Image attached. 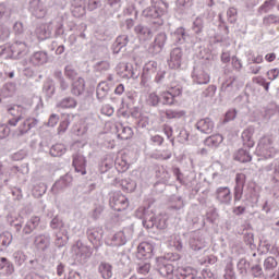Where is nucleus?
I'll use <instances>...</instances> for the list:
<instances>
[{
  "mask_svg": "<svg viewBox=\"0 0 279 279\" xmlns=\"http://www.w3.org/2000/svg\"><path fill=\"white\" fill-rule=\"evenodd\" d=\"M257 149L263 156L271 158V156L276 154V148H274V137L269 135L263 136L258 142Z\"/></svg>",
  "mask_w": 279,
  "mask_h": 279,
  "instance_id": "nucleus-1",
  "label": "nucleus"
},
{
  "mask_svg": "<svg viewBox=\"0 0 279 279\" xmlns=\"http://www.w3.org/2000/svg\"><path fill=\"white\" fill-rule=\"evenodd\" d=\"M159 95L162 106H173L175 104V97L182 95V89L180 87H171L169 90L160 92Z\"/></svg>",
  "mask_w": 279,
  "mask_h": 279,
  "instance_id": "nucleus-2",
  "label": "nucleus"
},
{
  "mask_svg": "<svg viewBox=\"0 0 279 279\" xmlns=\"http://www.w3.org/2000/svg\"><path fill=\"white\" fill-rule=\"evenodd\" d=\"M110 206L117 213H121V210H126L128 206H130V201L128 197L121 193H114L111 201Z\"/></svg>",
  "mask_w": 279,
  "mask_h": 279,
  "instance_id": "nucleus-3",
  "label": "nucleus"
},
{
  "mask_svg": "<svg viewBox=\"0 0 279 279\" xmlns=\"http://www.w3.org/2000/svg\"><path fill=\"white\" fill-rule=\"evenodd\" d=\"M36 126V119L34 118H27L25 120H22L17 126V129L14 131V136H24V134H27L32 128Z\"/></svg>",
  "mask_w": 279,
  "mask_h": 279,
  "instance_id": "nucleus-4",
  "label": "nucleus"
},
{
  "mask_svg": "<svg viewBox=\"0 0 279 279\" xmlns=\"http://www.w3.org/2000/svg\"><path fill=\"white\" fill-rule=\"evenodd\" d=\"M154 256V245L149 242H142L137 246V258L147 259Z\"/></svg>",
  "mask_w": 279,
  "mask_h": 279,
  "instance_id": "nucleus-5",
  "label": "nucleus"
},
{
  "mask_svg": "<svg viewBox=\"0 0 279 279\" xmlns=\"http://www.w3.org/2000/svg\"><path fill=\"white\" fill-rule=\"evenodd\" d=\"M216 199L220 204H230L232 202V192L228 186H221L216 190Z\"/></svg>",
  "mask_w": 279,
  "mask_h": 279,
  "instance_id": "nucleus-6",
  "label": "nucleus"
},
{
  "mask_svg": "<svg viewBox=\"0 0 279 279\" xmlns=\"http://www.w3.org/2000/svg\"><path fill=\"white\" fill-rule=\"evenodd\" d=\"M168 65L170 69H180L182 66V50L180 48H174L171 51Z\"/></svg>",
  "mask_w": 279,
  "mask_h": 279,
  "instance_id": "nucleus-7",
  "label": "nucleus"
},
{
  "mask_svg": "<svg viewBox=\"0 0 279 279\" xmlns=\"http://www.w3.org/2000/svg\"><path fill=\"white\" fill-rule=\"evenodd\" d=\"M197 130L203 132V134H213V130H215V122L210 120V118L201 119L196 123Z\"/></svg>",
  "mask_w": 279,
  "mask_h": 279,
  "instance_id": "nucleus-8",
  "label": "nucleus"
},
{
  "mask_svg": "<svg viewBox=\"0 0 279 279\" xmlns=\"http://www.w3.org/2000/svg\"><path fill=\"white\" fill-rule=\"evenodd\" d=\"M72 165L77 173H81V175H86V158H84V156L74 155Z\"/></svg>",
  "mask_w": 279,
  "mask_h": 279,
  "instance_id": "nucleus-9",
  "label": "nucleus"
},
{
  "mask_svg": "<svg viewBox=\"0 0 279 279\" xmlns=\"http://www.w3.org/2000/svg\"><path fill=\"white\" fill-rule=\"evenodd\" d=\"M34 243L37 250L46 252V250H49V245H51V238H49V235L39 234L35 238Z\"/></svg>",
  "mask_w": 279,
  "mask_h": 279,
  "instance_id": "nucleus-10",
  "label": "nucleus"
},
{
  "mask_svg": "<svg viewBox=\"0 0 279 279\" xmlns=\"http://www.w3.org/2000/svg\"><path fill=\"white\" fill-rule=\"evenodd\" d=\"M197 271L191 267H179L175 270V278L178 279H193Z\"/></svg>",
  "mask_w": 279,
  "mask_h": 279,
  "instance_id": "nucleus-11",
  "label": "nucleus"
},
{
  "mask_svg": "<svg viewBox=\"0 0 279 279\" xmlns=\"http://www.w3.org/2000/svg\"><path fill=\"white\" fill-rule=\"evenodd\" d=\"M242 143L244 147L252 149L256 143L254 142V129H245L242 132Z\"/></svg>",
  "mask_w": 279,
  "mask_h": 279,
  "instance_id": "nucleus-12",
  "label": "nucleus"
},
{
  "mask_svg": "<svg viewBox=\"0 0 279 279\" xmlns=\"http://www.w3.org/2000/svg\"><path fill=\"white\" fill-rule=\"evenodd\" d=\"M117 136L120 141H130L134 136V131L130 126L119 125L117 126Z\"/></svg>",
  "mask_w": 279,
  "mask_h": 279,
  "instance_id": "nucleus-13",
  "label": "nucleus"
},
{
  "mask_svg": "<svg viewBox=\"0 0 279 279\" xmlns=\"http://www.w3.org/2000/svg\"><path fill=\"white\" fill-rule=\"evenodd\" d=\"M221 143H223V135L221 134H214L205 140V145L211 149H217Z\"/></svg>",
  "mask_w": 279,
  "mask_h": 279,
  "instance_id": "nucleus-14",
  "label": "nucleus"
},
{
  "mask_svg": "<svg viewBox=\"0 0 279 279\" xmlns=\"http://www.w3.org/2000/svg\"><path fill=\"white\" fill-rule=\"evenodd\" d=\"M40 226V217L33 216L25 225L23 232L24 234H32L37 227Z\"/></svg>",
  "mask_w": 279,
  "mask_h": 279,
  "instance_id": "nucleus-15",
  "label": "nucleus"
},
{
  "mask_svg": "<svg viewBox=\"0 0 279 279\" xmlns=\"http://www.w3.org/2000/svg\"><path fill=\"white\" fill-rule=\"evenodd\" d=\"M160 114L166 119H184L186 117V111L168 109V110L161 111Z\"/></svg>",
  "mask_w": 279,
  "mask_h": 279,
  "instance_id": "nucleus-16",
  "label": "nucleus"
},
{
  "mask_svg": "<svg viewBox=\"0 0 279 279\" xmlns=\"http://www.w3.org/2000/svg\"><path fill=\"white\" fill-rule=\"evenodd\" d=\"M98 271L101 275V278H104V279L112 278V265H110L106 262L100 263V265L98 267Z\"/></svg>",
  "mask_w": 279,
  "mask_h": 279,
  "instance_id": "nucleus-17",
  "label": "nucleus"
},
{
  "mask_svg": "<svg viewBox=\"0 0 279 279\" xmlns=\"http://www.w3.org/2000/svg\"><path fill=\"white\" fill-rule=\"evenodd\" d=\"M145 16L148 19H160L165 11L158 7H150L144 11Z\"/></svg>",
  "mask_w": 279,
  "mask_h": 279,
  "instance_id": "nucleus-18",
  "label": "nucleus"
},
{
  "mask_svg": "<svg viewBox=\"0 0 279 279\" xmlns=\"http://www.w3.org/2000/svg\"><path fill=\"white\" fill-rule=\"evenodd\" d=\"M233 158L238 160V162H252V155L245 149H239Z\"/></svg>",
  "mask_w": 279,
  "mask_h": 279,
  "instance_id": "nucleus-19",
  "label": "nucleus"
},
{
  "mask_svg": "<svg viewBox=\"0 0 279 279\" xmlns=\"http://www.w3.org/2000/svg\"><path fill=\"white\" fill-rule=\"evenodd\" d=\"M158 271L160 274V276H162L163 278H169L170 276H173V265L171 264H159V268Z\"/></svg>",
  "mask_w": 279,
  "mask_h": 279,
  "instance_id": "nucleus-20",
  "label": "nucleus"
},
{
  "mask_svg": "<svg viewBox=\"0 0 279 279\" xmlns=\"http://www.w3.org/2000/svg\"><path fill=\"white\" fill-rule=\"evenodd\" d=\"M66 153V148L64 147L63 144H54L50 148V155L53 156L54 158H59L60 156H64Z\"/></svg>",
  "mask_w": 279,
  "mask_h": 279,
  "instance_id": "nucleus-21",
  "label": "nucleus"
},
{
  "mask_svg": "<svg viewBox=\"0 0 279 279\" xmlns=\"http://www.w3.org/2000/svg\"><path fill=\"white\" fill-rule=\"evenodd\" d=\"M77 101L74 98H63L58 105V108H76Z\"/></svg>",
  "mask_w": 279,
  "mask_h": 279,
  "instance_id": "nucleus-22",
  "label": "nucleus"
},
{
  "mask_svg": "<svg viewBox=\"0 0 279 279\" xmlns=\"http://www.w3.org/2000/svg\"><path fill=\"white\" fill-rule=\"evenodd\" d=\"M33 64H45L47 62V53L45 52H35L32 57Z\"/></svg>",
  "mask_w": 279,
  "mask_h": 279,
  "instance_id": "nucleus-23",
  "label": "nucleus"
},
{
  "mask_svg": "<svg viewBox=\"0 0 279 279\" xmlns=\"http://www.w3.org/2000/svg\"><path fill=\"white\" fill-rule=\"evenodd\" d=\"M84 93V80L78 78L73 83L72 94L73 95H82Z\"/></svg>",
  "mask_w": 279,
  "mask_h": 279,
  "instance_id": "nucleus-24",
  "label": "nucleus"
},
{
  "mask_svg": "<svg viewBox=\"0 0 279 279\" xmlns=\"http://www.w3.org/2000/svg\"><path fill=\"white\" fill-rule=\"evenodd\" d=\"M278 267V260L274 257H267L264 262V269L266 271H271L272 269H276Z\"/></svg>",
  "mask_w": 279,
  "mask_h": 279,
  "instance_id": "nucleus-25",
  "label": "nucleus"
},
{
  "mask_svg": "<svg viewBox=\"0 0 279 279\" xmlns=\"http://www.w3.org/2000/svg\"><path fill=\"white\" fill-rule=\"evenodd\" d=\"M276 8V0H266L260 7L259 12H263L264 14H267L269 10H274Z\"/></svg>",
  "mask_w": 279,
  "mask_h": 279,
  "instance_id": "nucleus-26",
  "label": "nucleus"
},
{
  "mask_svg": "<svg viewBox=\"0 0 279 279\" xmlns=\"http://www.w3.org/2000/svg\"><path fill=\"white\" fill-rule=\"evenodd\" d=\"M264 25H279V16L276 14H270L264 17L263 20Z\"/></svg>",
  "mask_w": 279,
  "mask_h": 279,
  "instance_id": "nucleus-27",
  "label": "nucleus"
},
{
  "mask_svg": "<svg viewBox=\"0 0 279 279\" xmlns=\"http://www.w3.org/2000/svg\"><path fill=\"white\" fill-rule=\"evenodd\" d=\"M147 104H149V106H158V104H161L160 94L156 92L150 93L148 95Z\"/></svg>",
  "mask_w": 279,
  "mask_h": 279,
  "instance_id": "nucleus-28",
  "label": "nucleus"
},
{
  "mask_svg": "<svg viewBox=\"0 0 279 279\" xmlns=\"http://www.w3.org/2000/svg\"><path fill=\"white\" fill-rule=\"evenodd\" d=\"M96 94L98 99H104L108 95V85L106 83L99 84Z\"/></svg>",
  "mask_w": 279,
  "mask_h": 279,
  "instance_id": "nucleus-29",
  "label": "nucleus"
},
{
  "mask_svg": "<svg viewBox=\"0 0 279 279\" xmlns=\"http://www.w3.org/2000/svg\"><path fill=\"white\" fill-rule=\"evenodd\" d=\"M167 43V35L160 33L155 38V47H158V49H162L165 47V44Z\"/></svg>",
  "mask_w": 279,
  "mask_h": 279,
  "instance_id": "nucleus-30",
  "label": "nucleus"
},
{
  "mask_svg": "<svg viewBox=\"0 0 279 279\" xmlns=\"http://www.w3.org/2000/svg\"><path fill=\"white\" fill-rule=\"evenodd\" d=\"M244 187L245 186H243V185H235L234 186V193H233L234 202H241V198L243 197V189Z\"/></svg>",
  "mask_w": 279,
  "mask_h": 279,
  "instance_id": "nucleus-31",
  "label": "nucleus"
},
{
  "mask_svg": "<svg viewBox=\"0 0 279 279\" xmlns=\"http://www.w3.org/2000/svg\"><path fill=\"white\" fill-rule=\"evenodd\" d=\"M88 240L90 241V243H94V244L99 243L100 234L98 233L97 230H90L88 232Z\"/></svg>",
  "mask_w": 279,
  "mask_h": 279,
  "instance_id": "nucleus-32",
  "label": "nucleus"
},
{
  "mask_svg": "<svg viewBox=\"0 0 279 279\" xmlns=\"http://www.w3.org/2000/svg\"><path fill=\"white\" fill-rule=\"evenodd\" d=\"M236 14H238V11H236V8L234 7L229 8L227 11V16L231 23H236V19L234 17L236 16Z\"/></svg>",
  "mask_w": 279,
  "mask_h": 279,
  "instance_id": "nucleus-33",
  "label": "nucleus"
},
{
  "mask_svg": "<svg viewBox=\"0 0 279 279\" xmlns=\"http://www.w3.org/2000/svg\"><path fill=\"white\" fill-rule=\"evenodd\" d=\"M8 136H10V126H8L5 124H1L0 125V141H2V138H8Z\"/></svg>",
  "mask_w": 279,
  "mask_h": 279,
  "instance_id": "nucleus-34",
  "label": "nucleus"
},
{
  "mask_svg": "<svg viewBox=\"0 0 279 279\" xmlns=\"http://www.w3.org/2000/svg\"><path fill=\"white\" fill-rule=\"evenodd\" d=\"M135 32H136V34H141L142 36H149V34H151V31H149V28H147L143 25H137L135 27Z\"/></svg>",
  "mask_w": 279,
  "mask_h": 279,
  "instance_id": "nucleus-35",
  "label": "nucleus"
},
{
  "mask_svg": "<svg viewBox=\"0 0 279 279\" xmlns=\"http://www.w3.org/2000/svg\"><path fill=\"white\" fill-rule=\"evenodd\" d=\"M246 177L244 173H238L235 175V186H245Z\"/></svg>",
  "mask_w": 279,
  "mask_h": 279,
  "instance_id": "nucleus-36",
  "label": "nucleus"
},
{
  "mask_svg": "<svg viewBox=\"0 0 279 279\" xmlns=\"http://www.w3.org/2000/svg\"><path fill=\"white\" fill-rule=\"evenodd\" d=\"M193 29L195 34H202V31L204 29V23L202 22V20L196 19V21L194 22Z\"/></svg>",
  "mask_w": 279,
  "mask_h": 279,
  "instance_id": "nucleus-37",
  "label": "nucleus"
},
{
  "mask_svg": "<svg viewBox=\"0 0 279 279\" xmlns=\"http://www.w3.org/2000/svg\"><path fill=\"white\" fill-rule=\"evenodd\" d=\"M278 75H279V69L278 68L271 69L267 72V77L271 82H274V80H278Z\"/></svg>",
  "mask_w": 279,
  "mask_h": 279,
  "instance_id": "nucleus-38",
  "label": "nucleus"
},
{
  "mask_svg": "<svg viewBox=\"0 0 279 279\" xmlns=\"http://www.w3.org/2000/svg\"><path fill=\"white\" fill-rule=\"evenodd\" d=\"M150 269H151V265L149 263H146L138 267L137 272L145 276V275L149 274Z\"/></svg>",
  "mask_w": 279,
  "mask_h": 279,
  "instance_id": "nucleus-39",
  "label": "nucleus"
},
{
  "mask_svg": "<svg viewBox=\"0 0 279 279\" xmlns=\"http://www.w3.org/2000/svg\"><path fill=\"white\" fill-rule=\"evenodd\" d=\"M252 274L254 278H260V276H263V267H260V265L253 266Z\"/></svg>",
  "mask_w": 279,
  "mask_h": 279,
  "instance_id": "nucleus-40",
  "label": "nucleus"
},
{
  "mask_svg": "<svg viewBox=\"0 0 279 279\" xmlns=\"http://www.w3.org/2000/svg\"><path fill=\"white\" fill-rule=\"evenodd\" d=\"M68 241H69V238L64 239L60 235H57V239L54 240V245L57 247H64V245H66Z\"/></svg>",
  "mask_w": 279,
  "mask_h": 279,
  "instance_id": "nucleus-41",
  "label": "nucleus"
},
{
  "mask_svg": "<svg viewBox=\"0 0 279 279\" xmlns=\"http://www.w3.org/2000/svg\"><path fill=\"white\" fill-rule=\"evenodd\" d=\"M50 226H51V228H52L53 230H58V228H62V226H64V223L62 222V220H60V218L54 217V218L51 220Z\"/></svg>",
  "mask_w": 279,
  "mask_h": 279,
  "instance_id": "nucleus-42",
  "label": "nucleus"
},
{
  "mask_svg": "<svg viewBox=\"0 0 279 279\" xmlns=\"http://www.w3.org/2000/svg\"><path fill=\"white\" fill-rule=\"evenodd\" d=\"M236 119V111L235 110H229L225 116V122L228 123V121H234Z\"/></svg>",
  "mask_w": 279,
  "mask_h": 279,
  "instance_id": "nucleus-43",
  "label": "nucleus"
},
{
  "mask_svg": "<svg viewBox=\"0 0 279 279\" xmlns=\"http://www.w3.org/2000/svg\"><path fill=\"white\" fill-rule=\"evenodd\" d=\"M58 121H60V117H58V114H51L48 120V125L54 128V125H58Z\"/></svg>",
  "mask_w": 279,
  "mask_h": 279,
  "instance_id": "nucleus-44",
  "label": "nucleus"
},
{
  "mask_svg": "<svg viewBox=\"0 0 279 279\" xmlns=\"http://www.w3.org/2000/svg\"><path fill=\"white\" fill-rule=\"evenodd\" d=\"M69 128V120H63L60 122V125L58 128L59 134H62V132H66V129Z\"/></svg>",
  "mask_w": 279,
  "mask_h": 279,
  "instance_id": "nucleus-45",
  "label": "nucleus"
},
{
  "mask_svg": "<svg viewBox=\"0 0 279 279\" xmlns=\"http://www.w3.org/2000/svg\"><path fill=\"white\" fill-rule=\"evenodd\" d=\"M210 82V75L203 73L198 77V84H208Z\"/></svg>",
  "mask_w": 279,
  "mask_h": 279,
  "instance_id": "nucleus-46",
  "label": "nucleus"
},
{
  "mask_svg": "<svg viewBox=\"0 0 279 279\" xmlns=\"http://www.w3.org/2000/svg\"><path fill=\"white\" fill-rule=\"evenodd\" d=\"M13 31L15 32V34H23V32H24L23 23L16 22L13 26Z\"/></svg>",
  "mask_w": 279,
  "mask_h": 279,
  "instance_id": "nucleus-47",
  "label": "nucleus"
},
{
  "mask_svg": "<svg viewBox=\"0 0 279 279\" xmlns=\"http://www.w3.org/2000/svg\"><path fill=\"white\" fill-rule=\"evenodd\" d=\"M66 269V266L62 263H59L57 265V275L58 276H64V270Z\"/></svg>",
  "mask_w": 279,
  "mask_h": 279,
  "instance_id": "nucleus-48",
  "label": "nucleus"
},
{
  "mask_svg": "<svg viewBox=\"0 0 279 279\" xmlns=\"http://www.w3.org/2000/svg\"><path fill=\"white\" fill-rule=\"evenodd\" d=\"M157 228L159 230H165L167 228V219L160 218L159 221L157 222Z\"/></svg>",
  "mask_w": 279,
  "mask_h": 279,
  "instance_id": "nucleus-49",
  "label": "nucleus"
},
{
  "mask_svg": "<svg viewBox=\"0 0 279 279\" xmlns=\"http://www.w3.org/2000/svg\"><path fill=\"white\" fill-rule=\"evenodd\" d=\"M232 66L233 69H236L238 71L243 66L241 64V61L239 59H236V57L232 58Z\"/></svg>",
  "mask_w": 279,
  "mask_h": 279,
  "instance_id": "nucleus-50",
  "label": "nucleus"
},
{
  "mask_svg": "<svg viewBox=\"0 0 279 279\" xmlns=\"http://www.w3.org/2000/svg\"><path fill=\"white\" fill-rule=\"evenodd\" d=\"M153 143H156L157 145H161L162 143H165V138H162V136L160 135H155L151 137Z\"/></svg>",
  "mask_w": 279,
  "mask_h": 279,
  "instance_id": "nucleus-51",
  "label": "nucleus"
},
{
  "mask_svg": "<svg viewBox=\"0 0 279 279\" xmlns=\"http://www.w3.org/2000/svg\"><path fill=\"white\" fill-rule=\"evenodd\" d=\"M252 62L254 64H263V62H264L263 54H257V56L253 57Z\"/></svg>",
  "mask_w": 279,
  "mask_h": 279,
  "instance_id": "nucleus-52",
  "label": "nucleus"
},
{
  "mask_svg": "<svg viewBox=\"0 0 279 279\" xmlns=\"http://www.w3.org/2000/svg\"><path fill=\"white\" fill-rule=\"evenodd\" d=\"M116 95H123L125 93V86L123 84H119L114 89Z\"/></svg>",
  "mask_w": 279,
  "mask_h": 279,
  "instance_id": "nucleus-53",
  "label": "nucleus"
},
{
  "mask_svg": "<svg viewBox=\"0 0 279 279\" xmlns=\"http://www.w3.org/2000/svg\"><path fill=\"white\" fill-rule=\"evenodd\" d=\"M225 278L226 279H236V277L234 276V270L232 269H227L226 274H225Z\"/></svg>",
  "mask_w": 279,
  "mask_h": 279,
  "instance_id": "nucleus-54",
  "label": "nucleus"
},
{
  "mask_svg": "<svg viewBox=\"0 0 279 279\" xmlns=\"http://www.w3.org/2000/svg\"><path fill=\"white\" fill-rule=\"evenodd\" d=\"M243 213H245V207H243V206H238V207L233 208V214L236 216L243 215Z\"/></svg>",
  "mask_w": 279,
  "mask_h": 279,
  "instance_id": "nucleus-55",
  "label": "nucleus"
},
{
  "mask_svg": "<svg viewBox=\"0 0 279 279\" xmlns=\"http://www.w3.org/2000/svg\"><path fill=\"white\" fill-rule=\"evenodd\" d=\"M265 60L266 62H274L276 60V53L275 52L267 53L265 56Z\"/></svg>",
  "mask_w": 279,
  "mask_h": 279,
  "instance_id": "nucleus-56",
  "label": "nucleus"
},
{
  "mask_svg": "<svg viewBox=\"0 0 279 279\" xmlns=\"http://www.w3.org/2000/svg\"><path fill=\"white\" fill-rule=\"evenodd\" d=\"M19 121H21V117L9 120L8 124L12 128H16V125H19Z\"/></svg>",
  "mask_w": 279,
  "mask_h": 279,
  "instance_id": "nucleus-57",
  "label": "nucleus"
},
{
  "mask_svg": "<svg viewBox=\"0 0 279 279\" xmlns=\"http://www.w3.org/2000/svg\"><path fill=\"white\" fill-rule=\"evenodd\" d=\"M65 75L68 77H74L75 76V71H73L71 68L66 66L65 68Z\"/></svg>",
  "mask_w": 279,
  "mask_h": 279,
  "instance_id": "nucleus-58",
  "label": "nucleus"
},
{
  "mask_svg": "<svg viewBox=\"0 0 279 279\" xmlns=\"http://www.w3.org/2000/svg\"><path fill=\"white\" fill-rule=\"evenodd\" d=\"M97 5H99V2H97L96 0H90L88 8H89V10H95V9H97Z\"/></svg>",
  "mask_w": 279,
  "mask_h": 279,
  "instance_id": "nucleus-59",
  "label": "nucleus"
},
{
  "mask_svg": "<svg viewBox=\"0 0 279 279\" xmlns=\"http://www.w3.org/2000/svg\"><path fill=\"white\" fill-rule=\"evenodd\" d=\"M155 158H158L159 160H169V158H171V154H167V155H155Z\"/></svg>",
  "mask_w": 279,
  "mask_h": 279,
  "instance_id": "nucleus-60",
  "label": "nucleus"
},
{
  "mask_svg": "<svg viewBox=\"0 0 279 279\" xmlns=\"http://www.w3.org/2000/svg\"><path fill=\"white\" fill-rule=\"evenodd\" d=\"M253 82H255V84H259L260 86H263V82H265V78L260 76H256V77H253Z\"/></svg>",
  "mask_w": 279,
  "mask_h": 279,
  "instance_id": "nucleus-61",
  "label": "nucleus"
},
{
  "mask_svg": "<svg viewBox=\"0 0 279 279\" xmlns=\"http://www.w3.org/2000/svg\"><path fill=\"white\" fill-rule=\"evenodd\" d=\"M260 66H252L251 68V72L253 73V75H258V73H260Z\"/></svg>",
  "mask_w": 279,
  "mask_h": 279,
  "instance_id": "nucleus-62",
  "label": "nucleus"
},
{
  "mask_svg": "<svg viewBox=\"0 0 279 279\" xmlns=\"http://www.w3.org/2000/svg\"><path fill=\"white\" fill-rule=\"evenodd\" d=\"M106 110H107V114H108L109 117L114 112V109H112V108H110V107H108V106H106V107L102 108V112H106Z\"/></svg>",
  "mask_w": 279,
  "mask_h": 279,
  "instance_id": "nucleus-63",
  "label": "nucleus"
},
{
  "mask_svg": "<svg viewBox=\"0 0 279 279\" xmlns=\"http://www.w3.org/2000/svg\"><path fill=\"white\" fill-rule=\"evenodd\" d=\"M63 51H64V46H59L56 50V53L62 54Z\"/></svg>",
  "mask_w": 279,
  "mask_h": 279,
  "instance_id": "nucleus-64",
  "label": "nucleus"
}]
</instances>
